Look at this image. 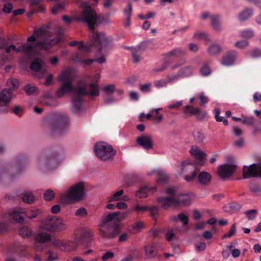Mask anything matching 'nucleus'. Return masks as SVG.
I'll return each instance as SVG.
<instances>
[{
    "instance_id": "nucleus-20",
    "label": "nucleus",
    "mask_w": 261,
    "mask_h": 261,
    "mask_svg": "<svg viewBox=\"0 0 261 261\" xmlns=\"http://www.w3.org/2000/svg\"><path fill=\"white\" fill-rule=\"evenodd\" d=\"M90 41L91 42H89L87 45H85L84 42L82 41L78 42L76 41L69 42V45L71 46H74L76 45H77L79 52L77 54H81L83 52L91 51V49L92 48V41H91V39Z\"/></svg>"
},
{
    "instance_id": "nucleus-44",
    "label": "nucleus",
    "mask_w": 261,
    "mask_h": 261,
    "mask_svg": "<svg viewBox=\"0 0 261 261\" xmlns=\"http://www.w3.org/2000/svg\"><path fill=\"white\" fill-rule=\"evenodd\" d=\"M201 74L203 76H208L211 73V70L207 63L203 65L200 70Z\"/></svg>"
},
{
    "instance_id": "nucleus-25",
    "label": "nucleus",
    "mask_w": 261,
    "mask_h": 261,
    "mask_svg": "<svg viewBox=\"0 0 261 261\" xmlns=\"http://www.w3.org/2000/svg\"><path fill=\"white\" fill-rule=\"evenodd\" d=\"M172 221L173 222L179 221L182 223L183 227H186L189 223V217L186 214L181 213L178 214L177 216L173 217L172 218Z\"/></svg>"
},
{
    "instance_id": "nucleus-12",
    "label": "nucleus",
    "mask_w": 261,
    "mask_h": 261,
    "mask_svg": "<svg viewBox=\"0 0 261 261\" xmlns=\"http://www.w3.org/2000/svg\"><path fill=\"white\" fill-rule=\"evenodd\" d=\"M243 174L244 178H249L251 177H261V165L253 164L248 167L244 166Z\"/></svg>"
},
{
    "instance_id": "nucleus-18",
    "label": "nucleus",
    "mask_w": 261,
    "mask_h": 261,
    "mask_svg": "<svg viewBox=\"0 0 261 261\" xmlns=\"http://www.w3.org/2000/svg\"><path fill=\"white\" fill-rule=\"evenodd\" d=\"M50 240V235L47 232H42L38 234L35 238L34 248L38 250L43 248L42 244Z\"/></svg>"
},
{
    "instance_id": "nucleus-19",
    "label": "nucleus",
    "mask_w": 261,
    "mask_h": 261,
    "mask_svg": "<svg viewBox=\"0 0 261 261\" xmlns=\"http://www.w3.org/2000/svg\"><path fill=\"white\" fill-rule=\"evenodd\" d=\"M123 193L124 191L122 189L115 192L108 197V201L110 202L119 201H129V197L126 195H123Z\"/></svg>"
},
{
    "instance_id": "nucleus-51",
    "label": "nucleus",
    "mask_w": 261,
    "mask_h": 261,
    "mask_svg": "<svg viewBox=\"0 0 261 261\" xmlns=\"http://www.w3.org/2000/svg\"><path fill=\"white\" fill-rule=\"evenodd\" d=\"M67 123V117L66 115H63L62 117L57 120L56 123L59 126L61 127Z\"/></svg>"
},
{
    "instance_id": "nucleus-29",
    "label": "nucleus",
    "mask_w": 261,
    "mask_h": 261,
    "mask_svg": "<svg viewBox=\"0 0 261 261\" xmlns=\"http://www.w3.org/2000/svg\"><path fill=\"white\" fill-rule=\"evenodd\" d=\"M198 112L199 109L198 108H195L189 105L185 106L184 110V114L189 117L196 115V114Z\"/></svg>"
},
{
    "instance_id": "nucleus-36",
    "label": "nucleus",
    "mask_w": 261,
    "mask_h": 261,
    "mask_svg": "<svg viewBox=\"0 0 261 261\" xmlns=\"http://www.w3.org/2000/svg\"><path fill=\"white\" fill-rule=\"evenodd\" d=\"M42 212L39 209L32 210L24 211V215L26 217L32 219L36 218L41 214Z\"/></svg>"
},
{
    "instance_id": "nucleus-55",
    "label": "nucleus",
    "mask_w": 261,
    "mask_h": 261,
    "mask_svg": "<svg viewBox=\"0 0 261 261\" xmlns=\"http://www.w3.org/2000/svg\"><path fill=\"white\" fill-rule=\"evenodd\" d=\"M24 90L28 94H32L35 92L37 88L34 86L27 85L24 87Z\"/></svg>"
},
{
    "instance_id": "nucleus-11",
    "label": "nucleus",
    "mask_w": 261,
    "mask_h": 261,
    "mask_svg": "<svg viewBox=\"0 0 261 261\" xmlns=\"http://www.w3.org/2000/svg\"><path fill=\"white\" fill-rule=\"evenodd\" d=\"M180 169L182 173L189 174L184 177L186 181L191 182L194 180L196 176V169L194 165L190 164L189 161H184L181 165Z\"/></svg>"
},
{
    "instance_id": "nucleus-52",
    "label": "nucleus",
    "mask_w": 261,
    "mask_h": 261,
    "mask_svg": "<svg viewBox=\"0 0 261 261\" xmlns=\"http://www.w3.org/2000/svg\"><path fill=\"white\" fill-rule=\"evenodd\" d=\"M241 34L243 37L251 38L254 35V32L251 29H246L242 31Z\"/></svg>"
},
{
    "instance_id": "nucleus-17",
    "label": "nucleus",
    "mask_w": 261,
    "mask_h": 261,
    "mask_svg": "<svg viewBox=\"0 0 261 261\" xmlns=\"http://www.w3.org/2000/svg\"><path fill=\"white\" fill-rule=\"evenodd\" d=\"M191 154L199 162L200 165L204 164V160L206 154L201 150L197 146H193L190 150Z\"/></svg>"
},
{
    "instance_id": "nucleus-43",
    "label": "nucleus",
    "mask_w": 261,
    "mask_h": 261,
    "mask_svg": "<svg viewBox=\"0 0 261 261\" xmlns=\"http://www.w3.org/2000/svg\"><path fill=\"white\" fill-rule=\"evenodd\" d=\"M221 51V47L217 44H212L208 48V51L211 55H216Z\"/></svg>"
},
{
    "instance_id": "nucleus-22",
    "label": "nucleus",
    "mask_w": 261,
    "mask_h": 261,
    "mask_svg": "<svg viewBox=\"0 0 261 261\" xmlns=\"http://www.w3.org/2000/svg\"><path fill=\"white\" fill-rule=\"evenodd\" d=\"M211 175L205 171L201 172L197 177L198 182L199 185L203 186L208 185L211 181Z\"/></svg>"
},
{
    "instance_id": "nucleus-2",
    "label": "nucleus",
    "mask_w": 261,
    "mask_h": 261,
    "mask_svg": "<svg viewBox=\"0 0 261 261\" xmlns=\"http://www.w3.org/2000/svg\"><path fill=\"white\" fill-rule=\"evenodd\" d=\"M90 38L92 41V48L91 51L94 48L98 50L96 55L95 60L86 59L83 60V57H82V54H76L72 57V60L81 64L90 65L94 61H96L99 64H102L106 62V56L108 47L112 42V38L110 36H107L103 33H97L92 32L90 34Z\"/></svg>"
},
{
    "instance_id": "nucleus-15",
    "label": "nucleus",
    "mask_w": 261,
    "mask_h": 261,
    "mask_svg": "<svg viewBox=\"0 0 261 261\" xmlns=\"http://www.w3.org/2000/svg\"><path fill=\"white\" fill-rule=\"evenodd\" d=\"M24 214V211L21 208H16L12 212L7 214L3 215L4 220H13L16 222L22 223L24 219L21 214Z\"/></svg>"
},
{
    "instance_id": "nucleus-49",
    "label": "nucleus",
    "mask_w": 261,
    "mask_h": 261,
    "mask_svg": "<svg viewBox=\"0 0 261 261\" xmlns=\"http://www.w3.org/2000/svg\"><path fill=\"white\" fill-rule=\"evenodd\" d=\"M199 98L200 100V105L203 106L208 101V98L203 92H201L199 95Z\"/></svg>"
},
{
    "instance_id": "nucleus-13",
    "label": "nucleus",
    "mask_w": 261,
    "mask_h": 261,
    "mask_svg": "<svg viewBox=\"0 0 261 261\" xmlns=\"http://www.w3.org/2000/svg\"><path fill=\"white\" fill-rule=\"evenodd\" d=\"M52 245L64 251H69L75 249L77 244L72 241H65L62 240L55 239L52 241Z\"/></svg>"
},
{
    "instance_id": "nucleus-50",
    "label": "nucleus",
    "mask_w": 261,
    "mask_h": 261,
    "mask_svg": "<svg viewBox=\"0 0 261 261\" xmlns=\"http://www.w3.org/2000/svg\"><path fill=\"white\" fill-rule=\"evenodd\" d=\"M244 213L246 215L248 219L253 220L256 217L257 211L256 210H251L245 212Z\"/></svg>"
},
{
    "instance_id": "nucleus-64",
    "label": "nucleus",
    "mask_w": 261,
    "mask_h": 261,
    "mask_svg": "<svg viewBox=\"0 0 261 261\" xmlns=\"http://www.w3.org/2000/svg\"><path fill=\"white\" fill-rule=\"evenodd\" d=\"M114 256V254L113 252L111 251H108L105 253L101 257V259L103 261H106L109 259H111L113 258Z\"/></svg>"
},
{
    "instance_id": "nucleus-30",
    "label": "nucleus",
    "mask_w": 261,
    "mask_h": 261,
    "mask_svg": "<svg viewBox=\"0 0 261 261\" xmlns=\"http://www.w3.org/2000/svg\"><path fill=\"white\" fill-rule=\"evenodd\" d=\"M100 234L103 237L107 239H111L114 238V235H112V232L110 231L109 227L106 226V224H102L100 227Z\"/></svg>"
},
{
    "instance_id": "nucleus-23",
    "label": "nucleus",
    "mask_w": 261,
    "mask_h": 261,
    "mask_svg": "<svg viewBox=\"0 0 261 261\" xmlns=\"http://www.w3.org/2000/svg\"><path fill=\"white\" fill-rule=\"evenodd\" d=\"M237 55V53L234 51L228 53L224 56L222 64L225 66L231 65L236 59Z\"/></svg>"
},
{
    "instance_id": "nucleus-5",
    "label": "nucleus",
    "mask_w": 261,
    "mask_h": 261,
    "mask_svg": "<svg viewBox=\"0 0 261 261\" xmlns=\"http://www.w3.org/2000/svg\"><path fill=\"white\" fill-rule=\"evenodd\" d=\"M85 195V185L79 182L72 185L61 195V199L66 203H74L82 200Z\"/></svg>"
},
{
    "instance_id": "nucleus-40",
    "label": "nucleus",
    "mask_w": 261,
    "mask_h": 261,
    "mask_svg": "<svg viewBox=\"0 0 261 261\" xmlns=\"http://www.w3.org/2000/svg\"><path fill=\"white\" fill-rule=\"evenodd\" d=\"M237 232V227L236 223H234L229 229L228 232L226 234H224L221 239H225L226 238H229L232 236H234L236 234Z\"/></svg>"
},
{
    "instance_id": "nucleus-60",
    "label": "nucleus",
    "mask_w": 261,
    "mask_h": 261,
    "mask_svg": "<svg viewBox=\"0 0 261 261\" xmlns=\"http://www.w3.org/2000/svg\"><path fill=\"white\" fill-rule=\"evenodd\" d=\"M64 7V5L63 4H58L51 9V12L54 14H56L60 10H62Z\"/></svg>"
},
{
    "instance_id": "nucleus-9",
    "label": "nucleus",
    "mask_w": 261,
    "mask_h": 261,
    "mask_svg": "<svg viewBox=\"0 0 261 261\" xmlns=\"http://www.w3.org/2000/svg\"><path fill=\"white\" fill-rule=\"evenodd\" d=\"M186 52L181 48H175L163 55V59L165 61L160 67H155L152 69V72H161L166 69L170 64L169 60L172 59H176L185 55Z\"/></svg>"
},
{
    "instance_id": "nucleus-46",
    "label": "nucleus",
    "mask_w": 261,
    "mask_h": 261,
    "mask_svg": "<svg viewBox=\"0 0 261 261\" xmlns=\"http://www.w3.org/2000/svg\"><path fill=\"white\" fill-rule=\"evenodd\" d=\"M158 174L159 175V177L157 179L158 182L163 184L167 181L168 177L165 173H164L162 171H159Z\"/></svg>"
},
{
    "instance_id": "nucleus-35",
    "label": "nucleus",
    "mask_w": 261,
    "mask_h": 261,
    "mask_svg": "<svg viewBox=\"0 0 261 261\" xmlns=\"http://www.w3.org/2000/svg\"><path fill=\"white\" fill-rule=\"evenodd\" d=\"M211 23L214 30L219 31L221 30L220 19L218 15H213L211 17Z\"/></svg>"
},
{
    "instance_id": "nucleus-34",
    "label": "nucleus",
    "mask_w": 261,
    "mask_h": 261,
    "mask_svg": "<svg viewBox=\"0 0 261 261\" xmlns=\"http://www.w3.org/2000/svg\"><path fill=\"white\" fill-rule=\"evenodd\" d=\"M19 233L22 238H25L30 237L32 234V231L29 227L24 226L20 228Z\"/></svg>"
},
{
    "instance_id": "nucleus-45",
    "label": "nucleus",
    "mask_w": 261,
    "mask_h": 261,
    "mask_svg": "<svg viewBox=\"0 0 261 261\" xmlns=\"http://www.w3.org/2000/svg\"><path fill=\"white\" fill-rule=\"evenodd\" d=\"M55 197L54 191L50 189L47 190L44 194V198L46 200L51 201Z\"/></svg>"
},
{
    "instance_id": "nucleus-56",
    "label": "nucleus",
    "mask_w": 261,
    "mask_h": 261,
    "mask_svg": "<svg viewBox=\"0 0 261 261\" xmlns=\"http://www.w3.org/2000/svg\"><path fill=\"white\" fill-rule=\"evenodd\" d=\"M122 229V225L121 224H117L115 225L113 232H112V235H114V238H115L118 233L121 231Z\"/></svg>"
},
{
    "instance_id": "nucleus-3",
    "label": "nucleus",
    "mask_w": 261,
    "mask_h": 261,
    "mask_svg": "<svg viewBox=\"0 0 261 261\" xmlns=\"http://www.w3.org/2000/svg\"><path fill=\"white\" fill-rule=\"evenodd\" d=\"M51 33L48 28H41L35 30L33 35L28 38V42H34L37 39H40L36 43H27L21 45L18 48L20 52L30 54L33 52L35 48L47 49L58 44L61 40L60 37L53 38L50 37Z\"/></svg>"
},
{
    "instance_id": "nucleus-58",
    "label": "nucleus",
    "mask_w": 261,
    "mask_h": 261,
    "mask_svg": "<svg viewBox=\"0 0 261 261\" xmlns=\"http://www.w3.org/2000/svg\"><path fill=\"white\" fill-rule=\"evenodd\" d=\"M180 77V76L178 75V72L176 74L173 75H169L167 76V81H168V83H171L174 81H177L178 79Z\"/></svg>"
},
{
    "instance_id": "nucleus-7",
    "label": "nucleus",
    "mask_w": 261,
    "mask_h": 261,
    "mask_svg": "<svg viewBox=\"0 0 261 261\" xmlns=\"http://www.w3.org/2000/svg\"><path fill=\"white\" fill-rule=\"evenodd\" d=\"M83 9L81 13L75 16L77 20L86 22L90 29H93L97 21V15L87 2H83L81 4Z\"/></svg>"
},
{
    "instance_id": "nucleus-39",
    "label": "nucleus",
    "mask_w": 261,
    "mask_h": 261,
    "mask_svg": "<svg viewBox=\"0 0 261 261\" xmlns=\"http://www.w3.org/2000/svg\"><path fill=\"white\" fill-rule=\"evenodd\" d=\"M22 201L29 204L32 203L35 199V197L31 192H25L23 193Z\"/></svg>"
},
{
    "instance_id": "nucleus-28",
    "label": "nucleus",
    "mask_w": 261,
    "mask_h": 261,
    "mask_svg": "<svg viewBox=\"0 0 261 261\" xmlns=\"http://www.w3.org/2000/svg\"><path fill=\"white\" fill-rule=\"evenodd\" d=\"M177 230L178 229L177 228L168 229L165 236V239L168 242L177 240L176 232Z\"/></svg>"
},
{
    "instance_id": "nucleus-63",
    "label": "nucleus",
    "mask_w": 261,
    "mask_h": 261,
    "mask_svg": "<svg viewBox=\"0 0 261 261\" xmlns=\"http://www.w3.org/2000/svg\"><path fill=\"white\" fill-rule=\"evenodd\" d=\"M151 84L148 83L144 85H141L140 86V90L143 92H147L150 91Z\"/></svg>"
},
{
    "instance_id": "nucleus-41",
    "label": "nucleus",
    "mask_w": 261,
    "mask_h": 261,
    "mask_svg": "<svg viewBox=\"0 0 261 261\" xmlns=\"http://www.w3.org/2000/svg\"><path fill=\"white\" fill-rule=\"evenodd\" d=\"M101 90L105 94L110 95L115 91V85L114 84L107 85L102 87Z\"/></svg>"
},
{
    "instance_id": "nucleus-10",
    "label": "nucleus",
    "mask_w": 261,
    "mask_h": 261,
    "mask_svg": "<svg viewBox=\"0 0 261 261\" xmlns=\"http://www.w3.org/2000/svg\"><path fill=\"white\" fill-rule=\"evenodd\" d=\"M94 152L99 159L103 161L111 159L116 153V151L110 145L103 142L95 145Z\"/></svg>"
},
{
    "instance_id": "nucleus-32",
    "label": "nucleus",
    "mask_w": 261,
    "mask_h": 261,
    "mask_svg": "<svg viewBox=\"0 0 261 261\" xmlns=\"http://www.w3.org/2000/svg\"><path fill=\"white\" fill-rule=\"evenodd\" d=\"M193 136L195 140L199 143H202L205 139L204 133L201 130H196L194 131Z\"/></svg>"
},
{
    "instance_id": "nucleus-38",
    "label": "nucleus",
    "mask_w": 261,
    "mask_h": 261,
    "mask_svg": "<svg viewBox=\"0 0 261 261\" xmlns=\"http://www.w3.org/2000/svg\"><path fill=\"white\" fill-rule=\"evenodd\" d=\"M132 210L137 212H145L148 211H152L150 207L146 205H140L138 203L135 204V205L132 208Z\"/></svg>"
},
{
    "instance_id": "nucleus-1",
    "label": "nucleus",
    "mask_w": 261,
    "mask_h": 261,
    "mask_svg": "<svg viewBox=\"0 0 261 261\" xmlns=\"http://www.w3.org/2000/svg\"><path fill=\"white\" fill-rule=\"evenodd\" d=\"M100 77V74L96 73L93 77L92 83L88 86L86 81L83 80L79 83L77 87L74 88L72 84L73 77L71 71L69 69L65 70L58 77V81L61 82L62 86L57 90V95L61 97L68 93L75 94L72 103V110L75 113L81 114L84 111V109L82 107V99L80 96L85 95L91 96H98L99 90L97 82Z\"/></svg>"
},
{
    "instance_id": "nucleus-31",
    "label": "nucleus",
    "mask_w": 261,
    "mask_h": 261,
    "mask_svg": "<svg viewBox=\"0 0 261 261\" xmlns=\"http://www.w3.org/2000/svg\"><path fill=\"white\" fill-rule=\"evenodd\" d=\"M253 11L251 9H246L239 15V19L241 21H245L253 15Z\"/></svg>"
},
{
    "instance_id": "nucleus-61",
    "label": "nucleus",
    "mask_w": 261,
    "mask_h": 261,
    "mask_svg": "<svg viewBox=\"0 0 261 261\" xmlns=\"http://www.w3.org/2000/svg\"><path fill=\"white\" fill-rule=\"evenodd\" d=\"M182 105V101H176L170 105L168 107L170 109H178Z\"/></svg>"
},
{
    "instance_id": "nucleus-62",
    "label": "nucleus",
    "mask_w": 261,
    "mask_h": 261,
    "mask_svg": "<svg viewBox=\"0 0 261 261\" xmlns=\"http://www.w3.org/2000/svg\"><path fill=\"white\" fill-rule=\"evenodd\" d=\"M13 9V6L11 3L5 4L2 9V11L5 13H9L12 12Z\"/></svg>"
},
{
    "instance_id": "nucleus-54",
    "label": "nucleus",
    "mask_w": 261,
    "mask_h": 261,
    "mask_svg": "<svg viewBox=\"0 0 261 261\" xmlns=\"http://www.w3.org/2000/svg\"><path fill=\"white\" fill-rule=\"evenodd\" d=\"M249 56L252 58H258L261 57V50L258 48H254L251 50L249 53Z\"/></svg>"
},
{
    "instance_id": "nucleus-37",
    "label": "nucleus",
    "mask_w": 261,
    "mask_h": 261,
    "mask_svg": "<svg viewBox=\"0 0 261 261\" xmlns=\"http://www.w3.org/2000/svg\"><path fill=\"white\" fill-rule=\"evenodd\" d=\"M43 65L42 61L40 59H36L31 65V69L35 71H39L41 70Z\"/></svg>"
},
{
    "instance_id": "nucleus-57",
    "label": "nucleus",
    "mask_w": 261,
    "mask_h": 261,
    "mask_svg": "<svg viewBox=\"0 0 261 261\" xmlns=\"http://www.w3.org/2000/svg\"><path fill=\"white\" fill-rule=\"evenodd\" d=\"M87 214V212L84 207H81L77 210L75 213V215L77 217H84Z\"/></svg>"
},
{
    "instance_id": "nucleus-48",
    "label": "nucleus",
    "mask_w": 261,
    "mask_h": 261,
    "mask_svg": "<svg viewBox=\"0 0 261 261\" xmlns=\"http://www.w3.org/2000/svg\"><path fill=\"white\" fill-rule=\"evenodd\" d=\"M154 84L156 88H160L166 87L168 83L167 80L161 79L160 80L155 81Z\"/></svg>"
},
{
    "instance_id": "nucleus-47",
    "label": "nucleus",
    "mask_w": 261,
    "mask_h": 261,
    "mask_svg": "<svg viewBox=\"0 0 261 261\" xmlns=\"http://www.w3.org/2000/svg\"><path fill=\"white\" fill-rule=\"evenodd\" d=\"M248 45V42L247 40H240L237 41L234 46L239 49H243Z\"/></svg>"
},
{
    "instance_id": "nucleus-8",
    "label": "nucleus",
    "mask_w": 261,
    "mask_h": 261,
    "mask_svg": "<svg viewBox=\"0 0 261 261\" xmlns=\"http://www.w3.org/2000/svg\"><path fill=\"white\" fill-rule=\"evenodd\" d=\"M7 85L10 89H4L0 93V106H6L11 100L13 90H16L19 87V82L17 79H10L8 80Z\"/></svg>"
},
{
    "instance_id": "nucleus-4",
    "label": "nucleus",
    "mask_w": 261,
    "mask_h": 261,
    "mask_svg": "<svg viewBox=\"0 0 261 261\" xmlns=\"http://www.w3.org/2000/svg\"><path fill=\"white\" fill-rule=\"evenodd\" d=\"M166 193L168 195L167 197H159L157 199L158 202L165 208L171 206L189 205L194 197L193 194H183L175 196V190L172 188H167Z\"/></svg>"
},
{
    "instance_id": "nucleus-33",
    "label": "nucleus",
    "mask_w": 261,
    "mask_h": 261,
    "mask_svg": "<svg viewBox=\"0 0 261 261\" xmlns=\"http://www.w3.org/2000/svg\"><path fill=\"white\" fill-rule=\"evenodd\" d=\"M156 247L153 245L149 244L145 247V253L147 257H153L156 254Z\"/></svg>"
},
{
    "instance_id": "nucleus-42",
    "label": "nucleus",
    "mask_w": 261,
    "mask_h": 261,
    "mask_svg": "<svg viewBox=\"0 0 261 261\" xmlns=\"http://www.w3.org/2000/svg\"><path fill=\"white\" fill-rule=\"evenodd\" d=\"M141 53V48L138 47L137 48H134L132 50V54L134 59V61L136 63L138 62L141 58L140 54Z\"/></svg>"
},
{
    "instance_id": "nucleus-14",
    "label": "nucleus",
    "mask_w": 261,
    "mask_h": 261,
    "mask_svg": "<svg viewBox=\"0 0 261 261\" xmlns=\"http://www.w3.org/2000/svg\"><path fill=\"white\" fill-rule=\"evenodd\" d=\"M236 170V165L232 164H225L219 166L218 174L221 178H226L231 176Z\"/></svg>"
},
{
    "instance_id": "nucleus-21",
    "label": "nucleus",
    "mask_w": 261,
    "mask_h": 261,
    "mask_svg": "<svg viewBox=\"0 0 261 261\" xmlns=\"http://www.w3.org/2000/svg\"><path fill=\"white\" fill-rule=\"evenodd\" d=\"M126 214V213H124L123 214L119 217L121 215V213L119 212L111 213L103 218L102 221V223L106 224L107 223L111 222L115 219L118 221L122 220L125 218Z\"/></svg>"
},
{
    "instance_id": "nucleus-6",
    "label": "nucleus",
    "mask_w": 261,
    "mask_h": 261,
    "mask_svg": "<svg viewBox=\"0 0 261 261\" xmlns=\"http://www.w3.org/2000/svg\"><path fill=\"white\" fill-rule=\"evenodd\" d=\"M41 227L49 231L56 232L65 230L68 226L63 218L55 216H48L42 220Z\"/></svg>"
},
{
    "instance_id": "nucleus-27",
    "label": "nucleus",
    "mask_w": 261,
    "mask_h": 261,
    "mask_svg": "<svg viewBox=\"0 0 261 261\" xmlns=\"http://www.w3.org/2000/svg\"><path fill=\"white\" fill-rule=\"evenodd\" d=\"M178 75L180 77H186L191 76L193 74V68L192 67L188 66L181 68L178 70Z\"/></svg>"
},
{
    "instance_id": "nucleus-26",
    "label": "nucleus",
    "mask_w": 261,
    "mask_h": 261,
    "mask_svg": "<svg viewBox=\"0 0 261 261\" xmlns=\"http://www.w3.org/2000/svg\"><path fill=\"white\" fill-rule=\"evenodd\" d=\"M144 226L143 222L139 221L135 223L128 226L127 229L129 232L132 233H136L140 231L144 228Z\"/></svg>"
},
{
    "instance_id": "nucleus-53",
    "label": "nucleus",
    "mask_w": 261,
    "mask_h": 261,
    "mask_svg": "<svg viewBox=\"0 0 261 261\" xmlns=\"http://www.w3.org/2000/svg\"><path fill=\"white\" fill-rule=\"evenodd\" d=\"M242 122L245 124L252 125L255 122V119L252 117H242Z\"/></svg>"
},
{
    "instance_id": "nucleus-16",
    "label": "nucleus",
    "mask_w": 261,
    "mask_h": 261,
    "mask_svg": "<svg viewBox=\"0 0 261 261\" xmlns=\"http://www.w3.org/2000/svg\"><path fill=\"white\" fill-rule=\"evenodd\" d=\"M136 142L138 145L143 148L149 150L153 147L152 138L148 135H142L137 137Z\"/></svg>"
},
{
    "instance_id": "nucleus-59",
    "label": "nucleus",
    "mask_w": 261,
    "mask_h": 261,
    "mask_svg": "<svg viewBox=\"0 0 261 261\" xmlns=\"http://www.w3.org/2000/svg\"><path fill=\"white\" fill-rule=\"evenodd\" d=\"M128 237L129 233L128 232H123L119 236L118 242L119 243L125 242L128 240Z\"/></svg>"
},
{
    "instance_id": "nucleus-24",
    "label": "nucleus",
    "mask_w": 261,
    "mask_h": 261,
    "mask_svg": "<svg viewBox=\"0 0 261 261\" xmlns=\"http://www.w3.org/2000/svg\"><path fill=\"white\" fill-rule=\"evenodd\" d=\"M155 187L150 188L147 186H143L140 188L135 194L136 196L140 198L146 197L149 192L155 191Z\"/></svg>"
}]
</instances>
